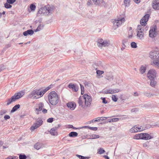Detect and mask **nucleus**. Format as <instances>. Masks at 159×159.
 I'll use <instances>...</instances> for the list:
<instances>
[{
  "instance_id": "obj_18",
  "label": "nucleus",
  "mask_w": 159,
  "mask_h": 159,
  "mask_svg": "<svg viewBox=\"0 0 159 159\" xmlns=\"http://www.w3.org/2000/svg\"><path fill=\"white\" fill-rule=\"evenodd\" d=\"M94 4L96 5L102 6L104 4L103 0H92Z\"/></svg>"
},
{
  "instance_id": "obj_6",
  "label": "nucleus",
  "mask_w": 159,
  "mask_h": 159,
  "mask_svg": "<svg viewBox=\"0 0 159 159\" xmlns=\"http://www.w3.org/2000/svg\"><path fill=\"white\" fill-rule=\"evenodd\" d=\"M97 45L98 47L102 48V47L109 46L110 43L109 41L104 40L102 39H99L98 40Z\"/></svg>"
},
{
  "instance_id": "obj_19",
  "label": "nucleus",
  "mask_w": 159,
  "mask_h": 159,
  "mask_svg": "<svg viewBox=\"0 0 159 159\" xmlns=\"http://www.w3.org/2000/svg\"><path fill=\"white\" fill-rule=\"evenodd\" d=\"M68 87L70 89H72L73 91L75 92H77L78 90V87L76 86L74 84H69Z\"/></svg>"
},
{
  "instance_id": "obj_47",
  "label": "nucleus",
  "mask_w": 159,
  "mask_h": 159,
  "mask_svg": "<svg viewBox=\"0 0 159 159\" xmlns=\"http://www.w3.org/2000/svg\"><path fill=\"white\" fill-rule=\"evenodd\" d=\"M20 159H26L27 157L25 155L20 154L19 156Z\"/></svg>"
},
{
  "instance_id": "obj_10",
  "label": "nucleus",
  "mask_w": 159,
  "mask_h": 159,
  "mask_svg": "<svg viewBox=\"0 0 159 159\" xmlns=\"http://www.w3.org/2000/svg\"><path fill=\"white\" fill-rule=\"evenodd\" d=\"M156 72L154 69H151L148 71L147 74V77L150 79H153L156 77Z\"/></svg>"
},
{
  "instance_id": "obj_64",
  "label": "nucleus",
  "mask_w": 159,
  "mask_h": 159,
  "mask_svg": "<svg viewBox=\"0 0 159 159\" xmlns=\"http://www.w3.org/2000/svg\"><path fill=\"white\" fill-rule=\"evenodd\" d=\"M134 95L135 96H138V93L137 92H135L134 93Z\"/></svg>"
},
{
  "instance_id": "obj_7",
  "label": "nucleus",
  "mask_w": 159,
  "mask_h": 159,
  "mask_svg": "<svg viewBox=\"0 0 159 159\" xmlns=\"http://www.w3.org/2000/svg\"><path fill=\"white\" fill-rule=\"evenodd\" d=\"M149 57L152 61L159 58V51H151L149 53Z\"/></svg>"
},
{
  "instance_id": "obj_16",
  "label": "nucleus",
  "mask_w": 159,
  "mask_h": 159,
  "mask_svg": "<svg viewBox=\"0 0 159 159\" xmlns=\"http://www.w3.org/2000/svg\"><path fill=\"white\" fill-rule=\"evenodd\" d=\"M151 64L155 67L159 68V59L152 61Z\"/></svg>"
},
{
  "instance_id": "obj_37",
  "label": "nucleus",
  "mask_w": 159,
  "mask_h": 159,
  "mask_svg": "<svg viewBox=\"0 0 159 159\" xmlns=\"http://www.w3.org/2000/svg\"><path fill=\"white\" fill-rule=\"evenodd\" d=\"M50 86H48L45 88L41 89L42 91H43V94L48 90H49L50 89Z\"/></svg>"
},
{
  "instance_id": "obj_36",
  "label": "nucleus",
  "mask_w": 159,
  "mask_h": 159,
  "mask_svg": "<svg viewBox=\"0 0 159 159\" xmlns=\"http://www.w3.org/2000/svg\"><path fill=\"white\" fill-rule=\"evenodd\" d=\"M112 89H106L104 91V93H109L112 94Z\"/></svg>"
},
{
  "instance_id": "obj_63",
  "label": "nucleus",
  "mask_w": 159,
  "mask_h": 159,
  "mask_svg": "<svg viewBox=\"0 0 159 159\" xmlns=\"http://www.w3.org/2000/svg\"><path fill=\"white\" fill-rule=\"evenodd\" d=\"M104 157L106 159H109V158L107 156V155H105L104 156Z\"/></svg>"
},
{
  "instance_id": "obj_23",
  "label": "nucleus",
  "mask_w": 159,
  "mask_h": 159,
  "mask_svg": "<svg viewBox=\"0 0 159 159\" xmlns=\"http://www.w3.org/2000/svg\"><path fill=\"white\" fill-rule=\"evenodd\" d=\"M43 121L41 119H38L37 120V121L34 124L36 125V126L37 128L39 127L40 126H41L43 124Z\"/></svg>"
},
{
  "instance_id": "obj_39",
  "label": "nucleus",
  "mask_w": 159,
  "mask_h": 159,
  "mask_svg": "<svg viewBox=\"0 0 159 159\" xmlns=\"http://www.w3.org/2000/svg\"><path fill=\"white\" fill-rule=\"evenodd\" d=\"M140 134H136L134 137V139H141V136H140Z\"/></svg>"
},
{
  "instance_id": "obj_3",
  "label": "nucleus",
  "mask_w": 159,
  "mask_h": 159,
  "mask_svg": "<svg viewBox=\"0 0 159 159\" xmlns=\"http://www.w3.org/2000/svg\"><path fill=\"white\" fill-rule=\"evenodd\" d=\"M24 95L23 92H21L15 93L11 98L8 99L6 102L7 105H9L13 102L21 98Z\"/></svg>"
},
{
  "instance_id": "obj_60",
  "label": "nucleus",
  "mask_w": 159,
  "mask_h": 159,
  "mask_svg": "<svg viewBox=\"0 0 159 159\" xmlns=\"http://www.w3.org/2000/svg\"><path fill=\"white\" fill-rule=\"evenodd\" d=\"M42 112L43 113H45L47 112V111L45 109H42Z\"/></svg>"
},
{
  "instance_id": "obj_13",
  "label": "nucleus",
  "mask_w": 159,
  "mask_h": 159,
  "mask_svg": "<svg viewBox=\"0 0 159 159\" xmlns=\"http://www.w3.org/2000/svg\"><path fill=\"white\" fill-rule=\"evenodd\" d=\"M153 8L155 10L159 9V0H154L152 2Z\"/></svg>"
},
{
  "instance_id": "obj_57",
  "label": "nucleus",
  "mask_w": 159,
  "mask_h": 159,
  "mask_svg": "<svg viewBox=\"0 0 159 159\" xmlns=\"http://www.w3.org/2000/svg\"><path fill=\"white\" fill-rule=\"evenodd\" d=\"M133 36V33H131L130 34H129L128 35V37L129 39H131Z\"/></svg>"
},
{
  "instance_id": "obj_38",
  "label": "nucleus",
  "mask_w": 159,
  "mask_h": 159,
  "mask_svg": "<svg viewBox=\"0 0 159 159\" xmlns=\"http://www.w3.org/2000/svg\"><path fill=\"white\" fill-rule=\"evenodd\" d=\"M4 7L6 8H11L12 6L7 2L5 3Z\"/></svg>"
},
{
  "instance_id": "obj_2",
  "label": "nucleus",
  "mask_w": 159,
  "mask_h": 159,
  "mask_svg": "<svg viewBox=\"0 0 159 159\" xmlns=\"http://www.w3.org/2000/svg\"><path fill=\"white\" fill-rule=\"evenodd\" d=\"M48 97L49 102L52 105L55 106L58 103L59 98L55 91H53L50 93Z\"/></svg>"
},
{
  "instance_id": "obj_42",
  "label": "nucleus",
  "mask_w": 159,
  "mask_h": 159,
  "mask_svg": "<svg viewBox=\"0 0 159 159\" xmlns=\"http://www.w3.org/2000/svg\"><path fill=\"white\" fill-rule=\"evenodd\" d=\"M112 100L115 102H116L118 100V98L116 96L114 95H112Z\"/></svg>"
},
{
  "instance_id": "obj_43",
  "label": "nucleus",
  "mask_w": 159,
  "mask_h": 159,
  "mask_svg": "<svg viewBox=\"0 0 159 159\" xmlns=\"http://www.w3.org/2000/svg\"><path fill=\"white\" fill-rule=\"evenodd\" d=\"M131 46L132 48H136L137 47V44L135 42H132L131 43Z\"/></svg>"
},
{
  "instance_id": "obj_15",
  "label": "nucleus",
  "mask_w": 159,
  "mask_h": 159,
  "mask_svg": "<svg viewBox=\"0 0 159 159\" xmlns=\"http://www.w3.org/2000/svg\"><path fill=\"white\" fill-rule=\"evenodd\" d=\"M46 8H46L45 7L41 8L38 11V13H37V16H40V15H41L42 14H44L45 15H47L46 13L47 12H46L45 10H47Z\"/></svg>"
},
{
  "instance_id": "obj_27",
  "label": "nucleus",
  "mask_w": 159,
  "mask_h": 159,
  "mask_svg": "<svg viewBox=\"0 0 159 159\" xmlns=\"http://www.w3.org/2000/svg\"><path fill=\"white\" fill-rule=\"evenodd\" d=\"M20 105L19 104H17L14 106L11 111V112H13L16 111L20 107Z\"/></svg>"
},
{
  "instance_id": "obj_5",
  "label": "nucleus",
  "mask_w": 159,
  "mask_h": 159,
  "mask_svg": "<svg viewBox=\"0 0 159 159\" xmlns=\"http://www.w3.org/2000/svg\"><path fill=\"white\" fill-rule=\"evenodd\" d=\"M143 27L140 25L138 26L137 29V38L141 40H143L144 37V34L143 32Z\"/></svg>"
},
{
  "instance_id": "obj_53",
  "label": "nucleus",
  "mask_w": 159,
  "mask_h": 159,
  "mask_svg": "<svg viewBox=\"0 0 159 159\" xmlns=\"http://www.w3.org/2000/svg\"><path fill=\"white\" fill-rule=\"evenodd\" d=\"M5 159H18V157H13L12 156H9Z\"/></svg>"
},
{
  "instance_id": "obj_44",
  "label": "nucleus",
  "mask_w": 159,
  "mask_h": 159,
  "mask_svg": "<svg viewBox=\"0 0 159 159\" xmlns=\"http://www.w3.org/2000/svg\"><path fill=\"white\" fill-rule=\"evenodd\" d=\"M30 8L32 11H34L36 8V6L33 4H31L30 6Z\"/></svg>"
},
{
  "instance_id": "obj_24",
  "label": "nucleus",
  "mask_w": 159,
  "mask_h": 159,
  "mask_svg": "<svg viewBox=\"0 0 159 159\" xmlns=\"http://www.w3.org/2000/svg\"><path fill=\"white\" fill-rule=\"evenodd\" d=\"M104 73V72L103 71L97 70L96 71V73L97 74V77L98 79L102 77L101 75L103 74Z\"/></svg>"
},
{
  "instance_id": "obj_59",
  "label": "nucleus",
  "mask_w": 159,
  "mask_h": 159,
  "mask_svg": "<svg viewBox=\"0 0 159 159\" xmlns=\"http://www.w3.org/2000/svg\"><path fill=\"white\" fill-rule=\"evenodd\" d=\"M125 40H123L122 41V47L123 48V49H124L125 47Z\"/></svg>"
},
{
  "instance_id": "obj_20",
  "label": "nucleus",
  "mask_w": 159,
  "mask_h": 159,
  "mask_svg": "<svg viewBox=\"0 0 159 159\" xmlns=\"http://www.w3.org/2000/svg\"><path fill=\"white\" fill-rule=\"evenodd\" d=\"M34 33V31L32 30H29L24 32L23 33V35L24 36H27L28 35H32Z\"/></svg>"
},
{
  "instance_id": "obj_61",
  "label": "nucleus",
  "mask_w": 159,
  "mask_h": 159,
  "mask_svg": "<svg viewBox=\"0 0 159 159\" xmlns=\"http://www.w3.org/2000/svg\"><path fill=\"white\" fill-rule=\"evenodd\" d=\"M133 0L136 3H139L140 2V0Z\"/></svg>"
},
{
  "instance_id": "obj_48",
  "label": "nucleus",
  "mask_w": 159,
  "mask_h": 159,
  "mask_svg": "<svg viewBox=\"0 0 159 159\" xmlns=\"http://www.w3.org/2000/svg\"><path fill=\"white\" fill-rule=\"evenodd\" d=\"M81 90V94L82 95L84 93V86L81 84H80Z\"/></svg>"
},
{
  "instance_id": "obj_21",
  "label": "nucleus",
  "mask_w": 159,
  "mask_h": 159,
  "mask_svg": "<svg viewBox=\"0 0 159 159\" xmlns=\"http://www.w3.org/2000/svg\"><path fill=\"white\" fill-rule=\"evenodd\" d=\"M45 7L47 8H46V9L47 10H46V12L47 13H46L47 15H48L49 14H51L53 10V8L49 6H45Z\"/></svg>"
},
{
  "instance_id": "obj_32",
  "label": "nucleus",
  "mask_w": 159,
  "mask_h": 159,
  "mask_svg": "<svg viewBox=\"0 0 159 159\" xmlns=\"http://www.w3.org/2000/svg\"><path fill=\"white\" fill-rule=\"evenodd\" d=\"M84 128H88L89 129L92 130H93L95 131L97 130L98 128L96 127H91L90 126H85L84 127Z\"/></svg>"
},
{
  "instance_id": "obj_46",
  "label": "nucleus",
  "mask_w": 159,
  "mask_h": 159,
  "mask_svg": "<svg viewBox=\"0 0 159 159\" xmlns=\"http://www.w3.org/2000/svg\"><path fill=\"white\" fill-rule=\"evenodd\" d=\"M90 137L92 139H95L96 138H98L99 137V136L98 135L93 134L91 135Z\"/></svg>"
},
{
  "instance_id": "obj_40",
  "label": "nucleus",
  "mask_w": 159,
  "mask_h": 159,
  "mask_svg": "<svg viewBox=\"0 0 159 159\" xmlns=\"http://www.w3.org/2000/svg\"><path fill=\"white\" fill-rule=\"evenodd\" d=\"M106 79L109 81H111L113 80V76L112 75H110L107 76Z\"/></svg>"
},
{
  "instance_id": "obj_51",
  "label": "nucleus",
  "mask_w": 159,
  "mask_h": 159,
  "mask_svg": "<svg viewBox=\"0 0 159 159\" xmlns=\"http://www.w3.org/2000/svg\"><path fill=\"white\" fill-rule=\"evenodd\" d=\"M102 100V103L104 104H106L107 103V101L106 100V98H101Z\"/></svg>"
},
{
  "instance_id": "obj_50",
  "label": "nucleus",
  "mask_w": 159,
  "mask_h": 159,
  "mask_svg": "<svg viewBox=\"0 0 159 159\" xmlns=\"http://www.w3.org/2000/svg\"><path fill=\"white\" fill-rule=\"evenodd\" d=\"M112 94L118 93L120 91V89H112Z\"/></svg>"
},
{
  "instance_id": "obj_12",
  "label": "nucleus",
  "mask_w": 159,
  "mask_h": 159,
  "mask_svg": "<svg viewBox=\"0 0 159 159\" xmlns=\"http://www.w3.org/2000/svg\"><path fill=\"white\" fill-rule=\"evenodd\" d=\"M43 106V104L42 102L36 105V108H35V111L37 114H38L39 113V112L42 109Z\"/></svg>"
},
{
  "instance_id": "obj_49",
  "label": "nucleus",
  "mask_w": 159,
  "mask_h": 159,
  "mask_svg": "<svg viewBox=\"0 0 159 159\" xmlns=\"http://www.w3.org/2000/svg\"><path fill=\"white\" fill-rule=\"evenodd\" d=\"M7 112L6 110H2L0 111V116H2Z\"/></svg>"
},
{
  "instance_id": "obj_1",
  "label": "nucleus",
  "mask_w": 159,
  "mask_h": 159,
  "mask_svg": "<svg viewBox=\"0 0 159 159\" xmlns=\"http://www.w3.org/2000/svg\"><path fill=\"white\" fill-rule=\"evenodd\" d=\"M91 102V96L87 94H85L79 98L78 103L82 108H85L90 107Z\"/></svg>"
},
{
  "instance_id": "obj_4",
  "label": "nucleus",
  "mask_w": 159,
  "mask_h": 159,
  "mask_svg": "<svg viewBox=\"0 0 159 159\" xmlns=\"http://www.w3.org/2000/svg\"><path fill=\"white\" fill-rule=\"evenodd\" d=\"M43 92L41 89H35L31 93L29 96L31 98L37 99L43 96Z\"/></svg>"
},
{
  "instance_id": "obj_30",
  "label": "nucleus",
  "mask_w": 159,
  "mask_h": 159,
  "mask_svg": "<svg viewBox=\"0 0 159 159\" xmlns=\"http://www.w3.org/2000/svg\"><path fill=\"white\" fill-rule=\"evenodd\" d=\"M151 80L150 84V85L152 87H154L156 84V82L153 79H150Z\"/></svg>"
},
{
  "instance_id": "obj_34",
  "label": "nucleus",
  "mask_w": 159,
  "mask_h": 159,
  "mask_svg": "<svg viewBox=\"0 0 159 159\" xmlns=\"http://www.w3.org/2000/svg\"><path fill=\"white\" fill-rule=\"evenodd\" d=\"M137 130L138 131H141L145 129V128L142 127L137 126Z\"/></svg>"
},
{
  "instance_id": "obj_11",
  "label": "nucleus",
  "mask_w": 159,
  "mask_h": 159,
  "mask_svg": "<svg viewBox=\"0 0 159 159\" xmlns=\"http://www.w3.org/2000/svg\"><path fill=\"white\" fill-rule=\"evenodd\" d=\"M149 14H146L142 17L140 21V23L141 26L143 27V26H145L147 24V22L148 20L149 17Z\"/></svg>"
},
{
  "instance_id": "obj_25",
  "label": "nucleus",
  "mask_w": 159,
  "mask_h": 159,
  "mask_svg": "<svg viewBox=\"0 0 159 159\" xmlns=\"http://www.w3.org/2000/svg\"><path fill=\"white\" fill-rule=\"evenodd\" d=\"M43 146V144L42 143H37L34 145L35 148L37 150H39Z\"/></svg>"
},
{
  "instance_id": "obj_9",
  "label": "nucleus",
  "mask_w": 159,
  "mask_h": 159,
  "mask_svg": "<svg viewBox=\"0 0 159 159\" xmlns=\"http://www.w3.org/2000/svg\"><path fill=\"white\" fill-rule=\"evenodd\" d=\"M157 31L156 26L152 27L149 32V36L151 38H153L156 36L157 34Z\"/></svg>"
},
{
  "instance_id": "obj_31",
  "label": "nucleus",
  "mask_w": 159,
  "mask_h": 159,
  "mask_svg": "<svg viewBox=\"0 0 159 159\" xmlns=\"http://www.w3.org/2000/svg\"><path fill=\"white\" fill-rule=\"evenodd\" d=\"M105 152V151L104 150L103 148H100L99 149H98V153L100 154H101L104 153Z\"/></svg>"
},
{
  "instance_id": "obj_28",
  "label": "nucleus",
  "mask_w": 159,
  "mask_h": 159,
  "mask_svg": "<svg viewBox=\"0 0 159 159\" xmlns=\"http://www.w3.org/2000/svg\"><path fill=\"white\" fill-rule=\"evenodd\" d=\"M137 126L135 125L130 130V132L132 133L138 132V130H137Z\"/></svg>"
},
{
  "instance_id": "obj_14",
  "label": "nucleus",
  "mask_w": 159,
  "mask_h": 159,
  "mask_svg": "<svg viewBox=\"0 0 159 159\" xmlns=\"http://www.w3.org/2000/svg\"><path fill=\"white\" fill-rule=\"evenodd\" d=\"M140 135L141 136V139L148 140L152 138L151 136L148 134L141 133L140 134Z\"/></svg>"
},
{
  "instance_id": "obj_52",
  "label": "nucleus",
  "mask_w": 159,
  "mask_h": 159,
  "mask_svg": "<svg viewBox=\"0 0 159 159\" xmlns=\"http://www.w3.org/2000/svg\"><path fill=\"white\" fill-rule=\"evenodd\" d=\"M16 0H7V2L9 4H12Z\"/></svg>"
},
{
  "instance_id": "obj_54",
  "label": "nucleus",
  "mask_w": 159,
  "mask_h": 159,
  "mask_svg": "<svg viewBox=\"0 0 159 159\" xmlns=\"http://www.w3.org/2000/svg\"><path fill=\"white\" fill-rule=\"evenodd\" d=\"M5 68V66L3 65H0V72L2 70H3Z\"/></svg>"
},
{
  "instance_id": "obj_33",
  "label": "nucleus",
  "mask_w": 159,
  "mask_h": 159,
  "mask_svg": "<svg viewBox=\"0 0 159 159\" xmlns=\"http://www.w3.org/2000/svg\"><path fill=\"white\" fill-rule=\"evenodd\" d=\"M119 120V118H117L111 119L109 120L108 122L111 123V122H116L117 121Z\"/></svg>"
},
{
  "instance_id": "obj_35",
  "label": "nucleus",
  "mask_w": 159,
  "mask_h": 159,
  "mask_svg": "<svg viewBox=\"0 0 159 159\" xmlns=\"http://www.w3.org/2000/svg\"><path fill=\"white\" fill-rule=\"evenodd\" d=\"M43 25H39L37 29L35 30V32H37L38 31H39L40 30H42L43 28Z\"/></svg>"
},
{
  "instance_id": "obj_62",
  "label": "nucleus",
  "mask_w": 159,
  "mask_h": 159,
  "mask_svg": "<svg viewBox=\"0 0 159 159\" xmlns=\"http://www.w3.org/2000/svg\"><path fill=\"white\" fill-rule=\"evenodd\" d=\"M130 2V0H124V3L125 4L129 3Z\"/></svg>"
},
{
  "instance_id": "obj_56",
  "label": "nucleus",
  "mask_w": 159,
  "mask_h": 159,
  "mask_svg": "<svg viewBox=\"0 0 159 159\" xmlns=\"http://www.w3.org/2000/svg\"><path fill=\"white\" fill-rule=\"evenodd\" d=\"M53 118H49L47 120V122L49 123H51L53 121Z\"/></svg>"
},
{
  "instance_id": "obj_58",
  "label": "nucleus",
  "mask_w": 159,
  "mask_h": 159,
  "mask_svg": "<svg viewBox=\"0 0 159 159\" xmlns=\"http://www.w3.org/2000/svg\"><path fill=\"white\" fill-rule=\"evenodd\" d=\"M107 118L108 117H101L100 118V120H105L107 119Z\"/></svg>"
},
{
  "instance_id": "obj_55",
  "label": "nucleus",
  "mask_w": 159,
  "mask_h": 159,
  "mask_svg": "<svg viewBox=\"0 0 159 159\" xmlns=\"http://www.w3.org/2000/svg\"><path fill=\"white\" fill-rule=\"evenodd\" d=\"M10 118V116L8 115H5L4 116V118L5 120L9 119Z\"/></svg>"
},
{
  "instance_id": "obj_8",
  "label": "nucleus",
  "mask_w": 159,
  "mask_h": 159,
  "mask_svg": "<svg viewBox=\"0 0 159 159\" xmlns=\"http://www.w3.org/2000/svg\"><path fill=\"white\" fill-rule=\"evenodd\" d=\"M125 21V19L124 18L120 20H115L113 21V28L114 29L117 28L119 26L122 24L123 22Z\"/></svg>"
},
{
  "instance_id": "obj_29",
  "label": "nucleus",
  "mask_w": 159,
  "mask_h": 159,
  "mask_svg": "<svg viewBox=\"0 0 159 159\" xmlns=\"http://www.w3.org/2000/svg\"><path fill=\"white\" fill-rule=\"evenodd\" d=\"M69 135L70 137H74L77 136L78 133L75 132H72L69 133Z\"/></svg>"
},
{
  "instance_id": "obj_26",
  "label": "nucleus",
  "mask_w": 159,
  "mask_h": 159,
  "mask_svg": "<svg viewBox=\"0 0 159 159\" xmlns=\"http://www.w3.org/2000/svg\"><path fill=\"white\" fill-rule=\"evenodd\" d=\"M146 66H142L140 68V71L141 74H143L146 70Z\"/></svg>"
},
{
  "instance_id": "obj_22",
  "label": "nucleus",
  "mask_w": 159,
  "mask_h": 159,
  "mask_svg": "<svg viewBox=\"0 0 159 159\" xmlns=\"http://www.w3.org/2000/svg\"><path fill=\"white\" fill-rule=\"evenodd\" d=\"M57 128L56 127L53 128L51 129L50 131V133L51 135L55 136L57 134Z\"/></svg>"
},
{
  "instance_id": "obj_45",
  "label": "nucleus",
  "mask_w": 159,
  "mask_h": 159,
  "mask_svg": "<svg viewBox=\"0 0 159 159\" xmlns=\"http://www.w3.org/2000/svg\"><path fill=\"white\" fill-rule=\"evenodd\" d=\"M38 128L34 124L30 127V129L31 131H34V129H37Z\"/></svg>"
},
{
  "instance_id": "obj_17",
  "label": "nucleus",
  "mask_w": 159,
  "mask_h": 159,
  "mask_svg": "<svg viewBox=\"0 0 159 159\" xmlns=\"http://www.w3.org/2000/svg\"><path fill=\"white\" fill-rule=\"evenodd\" d=\"M67 106L70 110H73L75 109L76 105L74 102H69L67 104Z\"/></svg>"
},
{
  "instance_id": "obj_41",
  "label": "nucleus",
  "mask_w": 159,
  "mask_h": 159,
  "mask_svg": "<svg viewBox=\"0 0 159 159\" xmlns=\"http://www.w3.org/2000/svg\"><path fill=\"white\" fill-rule=\"evenodd\" d=\"M76 156L80 159H88V158L86 157H84L81 155L76 154Z\"/></svg>"
}]
</instances>
